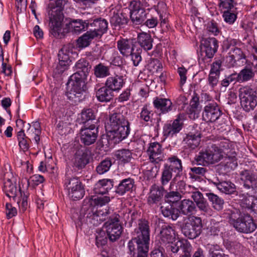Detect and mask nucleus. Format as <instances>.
<instances>
[{"label":"nucleus","mask_w":257,"mask_h":257,"mask_svg":"<svg viewBox=\"0 0 257 257\" xmlns=\"http://www.w3.org/2000/svg\"><path fill=\"white\" fill-rule=\"evenodd\" d=\"M91 68V65L84 59H81L76 63V72L70 77L67 84L66 95L69 100L77 102L83 99V94L86 90L84 80Z\"/></svg>","instance_id":"nucleus-1"},{"label":"nucleus","mask_w":257,"mask_h":257,"mask_svg":"<svg viewBox=\"0 0 257 257\" xmlns=\"http://www.w3.org/2000/svg\"><path fill=\"white\" fill-rule=\"evenodd\" d=\"M108 136L114 143H118L126 139L130 133V123L120 112H115L109 116Z\"/></svg>","instance_id":"nucleus-2"},{"label":"nucleus","mask_w":257,"mask_h":257,"mask_svg":"<svg viewBox=\"0 0 257 257\" xmlns=\"http://www.w3.org/2000/svg\"><path fill=\"white\" fill-rule=\"evenodd\" d=\"M229 221L238 231L248 233L253 232L256 228L252 218L248 215H241L236 209L230 210Z\"/></svg>","instance_id":"nucleus-3"},{"label":"nucleus","mask_w":257,"mask_h":257,"mask_svg":"<svg viewBox=\"0 0 257 257\" xmlns=\"http://www.w3.org/2000/svg\"><path fill=\"white\" fill-rule=\"evenodd\" d=\"M4 191L6 195L17 202L21 210L25 211L27 208L28 196L25 193H22L20 188L17 189L16 183H13L11 180L8 179L4 183Z\"/></svg>","instance_id":"nucleus-4"},{"label":"nucleus","mask_w":257,"mask_h":257,"mask_svg":"<svg viewBox=\"0 0 257 257\" xmlns=\"http://www.w3.org/2000/svg\"><path fill=\"white\" fill-rule=\"evenodd\" d=\"M239 97L243 109L249 112L253 110L257 105V92L249 86H245L239 88Z\"/></svg>","instance_id":"nucleus-5"},{"label":"nucleus","mask_w":257,"mask_h":257,"mask_svg":"<svg viewBox=\"0 0 257 257\" xmlns=\"http://www.w3.org/2000/svg\"><path fill=\"white\" fill-rule=\"evenodd\" d=\"M64 6V0H56L55 6L52 8L50 15V33L52 35H58V31H60V26L63 21V10Z\"/></svg>","instance_id":"nucleus-6"},{"label":"nucleus","mask_w":257,"mask_h":257,"mask_svg":"<svg viewBox=\"0 0 257 257\" xmlns=\"http://www.w3.org/2000/svg\"><path fill=\"white\" fill-rule=\"evenodd\" d=\"M202 227L201 218L200 217L192 216L183 224L182 231L186 237L193 239L201 234Z\"/></svg>","instance_id":"nucleus-7"},{"label":"nucleus","mask_w":257,"mask_h":257,"mask_svg":"<svg viewBox=\"0 0 257 257\" xmlns=\"http://www.w3.org/2000/svg\"><path fill=\"white\" fill-rule=\"evenodd\" d=\"M89 27V20H82L81 19H73L66 24L64 27L62 28V25L60 26V31H58V35H53L55 37H61L64 36L66 33H72L75 34H79L80 33L87 30Z\"/></svg>","instance_id":"nucleus-8"},{"label":"nucleus","mask_w":257,"mask_h":257,"mask_svg":"<svg viewBox=\"0 0 257 257\" xmlns=\"http://www.w3.org/2000/svg\"><path fill=\"white\" fill-rule=\"evenodd\" d=\"M119 217V214L114 213L109 216L104 224L108 237L112 242L117 240L122 233V227L120 224Z\"/></svg>","instance_id":"nucleus-9"},{"label":"nucleus","mask_w":257,"mask_h":257,"mask_svg":"<svg viewBox=\"0 0 257 257\" xmlns=\"http://www.w3.org/2000/svg\"><path fill=\"white\" fill-rule=\"evenodd\" d=\"M217 152V147L211 145L205 151L199 152L195 160L198 164L203 166L214 164L221 160V155Z\"/></svg>","instance_id":"nucleus-10"},{"label":"nucleus","mask_w":257,"mask_h":257,"mask_svg":"<svg viewBox=\"0 0 257 257\" xmlns=\"http://www.w3.org/2000/svg\"><path fill=\"white\" fill-rule=\"evenodd\" d=\"M65 185L68 190L70 198L73 200L81 199L85 194V191L82 183L78 178L66 179Z\"/></svg>","instance_id":"nucleus-11"},{"label":"nucleus","mask_w":257,"mask_h":257,"mask_svg":"<svg viewBox=\"0 0 257 257\" xmlns=\"http://www.w3.org/2000/svg\"><path fill=\"white\" fill-rule=\"evenodd\" d=\"M148 14L141 1H134L131 3L130 17L134 24L140 25L144 22L147 19Z\"/></svg>","instance_id":"nucleus-12"},{"label":"nucleus","mask_w":257,"mask_h":257,"mask_svg":"<svg viewBox=\"0 0 257 257\" xmlns=\"http://www.w3.org/2000/svg\"><path fill=\"white\" fill-rule=\"evenodd\" d=\"M222 112L217 103L214 101L206 103L202 112L203 120L214 122L222 115Z\"/></svg>","instance_id":"nucleus-13"},{"label":"nucleus","mask_w":257,"mask_h":257,"mask_svg":"<svg viewBox=\"0 0 257 257\" xmlns=\"http://www.w3.org/2000/svg\"><path fill=\"white\" fill-rule=\"evenodd\" d=\"M150 229L149 222L146 220H139L138 227L134 230V235L138 241L149 246Z\"/></svg>","instance_id":"nucleus-14"},{"label":"nucleus","mask_w":257,"mask_h":257,"mask_svg":"<svg viewBox=\"0 0 257 257\" xmlns=\"http://www.w3.org/2000/svg\"><path fill=\"white\" fill-rule=\"evenodd\" d=\"M98 127L95 124H91L88 126L85 125L80 130V140L82 143L86 146L93 144L98 136Z\"/></svg>","instance_id":"nucleus-15"},{"label":"nucleus","mask_w":257,"mask_h":257,"mask_svg":"<svg viewBox=\"0 0 257 257\" xmlns=\"http://www.w3.org/2000/svg\"><path fill=\"white\" fill-rule=\"evenodd\" d=\"M185 119V114H179L173 122L165 124L163 127L164 136L167 138H172L181 130Z\"/></svg>","instance_id":"nucleus-16"},{"label":"nucleus","mask_w":257,"mask_h":257,"mask_svg":"<svg viewBox=\"0 0 257 257\" xmlns=\"http://www.w3.org/2000/svg\"><path fill=\"white\" fill-rule=\"evenodd\" d=\"M108 213L107 209L104 211L95 210L94 208L88 209L86 216V222L93 226H98L106 219Z\"/></svg>","instance_id":"nucleus-17"},{"label":"nucleus","mask_w":257,"mask_h":257,"mask_svg":"<svg viewBox=\"0 0 257 257\" xmlns=\"http://www.w3.org/2000/svg\"><path fill=\"white\" fill-rule=\"evenodd\" d=\"M256 73H257V62L255 64L253 63H248L238 73H236L237 82L242 83L252 80Z\"/></svg>","instance_id":"nucleus-18"},{"label":"nucleus","mask_w":257,"mask_h":257,"mask_svg":"<svg viewBox=\"0 0 257 257\" xmlns=\"http://www.w3.org/2000/svg\"><path fill=\"white\" fill-rule=\"evenodd\" d=\"M147 153L149 156V159L152 163L158 164L163 160V149L159 143H150L147 150Z\"/></svg>","instance_id":"nucleus-19"},{"label":"nucleus","mask_w":257,"mask_h":257,"mask_svg":"<svg viewBox=\"0 0 257 257\" xmlns=\"http://www.w3.org/2000/svg\"><path fill=\"white\" fill-rule=\"evenodd\" d=\"M90 31L95 37H101L106 32L108 28L107 21L102 18H98L93 20L92 22L89 21Z\"/></svg>","instance_id":"nucleus-20"},{"label":"nucleus","mask_w":257,"mask_h":257,"mask_svg":"<svg viewBox=\"0 0 257 257\" xmlns=\"http://www.w3.org/2000/svg\"><path fill=\"white\" fill-rule=\"evenodd\" d=\"M135 43L132 39H121L117 41V47L122 55L128 57L135 51Z\"/></svg>","instance_id":"nucleus-21"},{"label":"nucleus","mask_w":257,"mask_h":257,"mask_svg":"<svg viewBox=\"0 0 257 257\" xmlns=\"http://www.w3.org/2000/svg\"><path fill=\"white\" fill-rule=\"evenodd\" d=\"M165 245L167 251H171L173 253H177L179 250H182L184 253L192 248L191 244L187 240L176 239Z\"/></svg>","instance_id":"nucleus-22"},{"label":"nucleus","mask_w":257,"mask_h":257,"mask_svg":"<svg viewBox=\"0 0 257 257\" xmlns=\"http://www.w3.org/2000/svg\"><path fill=\"white\" fill-rule=\"evenodd\" d=\"M164 192L163 187L156 185L152 186L147 199L148 203L151 206L159 203L162 199Z\"/></svg>","instance_id":"nucleus-23"},{"label":"nucleus","mask_w":257,"mask_h":257,"mask_svg":"<svg viewBox=\"0 0 257 257\" xmlns=\"http://www.w3.org/2000/svg\"><path fill=\"white\" fill-rule=\"evenodd\" d=\"M240 179L244 182V186L249 189H257V175L250 170H245L240 173Z\"/></svg>","instance_id":"nucleus-24"},{"label":"nucleus","mask_w":257,"mask_h":257,"mask_svg":"<svg viewBox=\"0 0 257 257\" xmlns=\"http://www.w3.org/2000/svg\"><path fill=\"white\" fill-rule=\"evenodd\" d=\"M135 181L131 178L124 179L120 181L115 187V193L122 196L128 192H132L135 189Z\"/></svg>","instance_id":"nucleus-25"},{"label":"nucleus","mask_w":257,"mask_h":257,"mask_svg":"<svg viewBox=\"0 0 257 257\" xmlns=\"http://www.w3.org/2000/svg\"><path fill=\"white\" fill-rule=\"evenodd\" d=\"M88 162L89 159L86 149L84 147L78 149L73 159L74 166L78 169H82L84 168Z\"/></svg>","instance_id":"nucleus-26"},{"label":"nucleus","mask_w":257,"mask_h":257,"mask_svg":"<svg viewBox=\"0 0 257 257\" xmlns=\"http://www.w3.org/2000/svg\"><path fill=\"white\" fill-rule=\"evenodd\" d=\"M113 187V180L110 179L99 180L95 184L94 192L98 195H104L108 193Z\"/></svg>","instance_id":"nucleus-27"},{"label":"nucleus","mask_w":257,"mask_h":257,"mask_svg":"<svg viewBox=\"0 0 257 257\" xmlns=\"http://www.w3.org/2000/svg\"><path fill=\"white\" fill-rule=\"evenodd\" d=\"M177 209L178 212L184 215L191 216L196 211V208L193 201L185 199L180 202Z\"/></svg>","instance_id":"nucleus-28"},{"label":"nucleus","mask_w":257,"mask_h":257,"mask_svg":"<svg viewBox=\"0 0 257 257\" xmlns=\"http://www.w3.org/2000/svg\"><path fill=\"white\" fill-rule=\"evenodd\" d=\"M124 84L123 77L115 75L108 77L105 82V85L113 91L119 90Z\"/></svg>","instance_id":"nucleus-29"},{"label":"nucleus","mask_w":257,"mask_h":257,"mask_svg":"<svg viewBox=\"0 0 257 257\" xmlns=\"http://www.w3.org/2000/svg\"><path fill=\"white\" fill-rule=\"evenodd\" d=\"M153 104L160 110V113H166L172 110V103L169 99L156 97L153 101Z\"/></svg>","instance_id":"nucleus-30"},{"label":"nucleus","mask_w":257,"mask_h":257,"mask_svg":"<svg viewBox=\"0 0 257 257\" xmlns=\"http://www.w3.org/2000/svg\"><path fill=\"white\" fill-rule=\"evenodd\" d=\"M212 183L220 191L226 194H231L236 192L235 185L231 182H220L216 179V181H212Z\"/></svg>","instance_id":"nucleus-31"},{"label":"nucleus","mask_w":257,"mask_h":257,"mask_svg":"<svg viewBox=\"0 0 257 257\" xmlns=\"http://www.w3.org/2000/svg\"><path fill=\"white\" fill-rule=\"evenodd\" d=\"M137 41L140 47L145 51L152 49L153 39L151 35L146 32H142L138 35Z\"/></svg>","instance_id":"nucleus-32"},{"label":"nucleus","mask_w":257,"mask_h":257,"mask_svg":"<svg viewBox=\"0 0 257 257\" xmlns=\"http://www.w3.org/2000/svg\"><path fill=\"white\" fill-rule=\"evenodd\" d=\"M81 122L87 126L91 124H96L97 120L94 110L92 108L83 109L81 113Z\"/></svg>","instance_id":"nucleus-33"},{"label":"nucleus","mask_w":257,"mask_h":257,"mask_svg":"<svg viewBox=\"0 0 257 257\" xmlns=\"http://www.w3.org/2000/svg\"><path fill=\"white\" fill-rule=\"evenodd\" d=\"M168 161L169 164H165V165L169 167L171 171L176 173V176L180 175L183 171V166L181 160L176 156L172 155L168 157Z\"/></svg>","instance_id":"nucleus-34"},{"label":"nucleus","mask_w":257,"mask_h":257,"mask_svg":"<svg viewBox=\"0 0 257 257\" xmlns=\"http://www.w3.org/2000/svg\"><path fill=\"white\" fill-rule=\"evenodd\" d=\"M161 241L165 244L176 239L175 231L169 225H163L160 231Z\"/></svg>","instance_id":"nucleus-35"},{"label":"nucleus","mask_w":257,"mask_h":257,"mask_svg":"<svg viewBox=\"0 0 257 257\" xmlns=\"http://www.w3.org/2000/svg\"><path fill=\"white\" fill-rule=\"evenodd\" d=\"M96 96L100 102H108L113 98V91L105 85L96 91Z\"/></svg>","instance_id":"nucleus-36"},{"label":"nucleus","mask_w":257,"mask_h":257,"mask_svg":"<svg viewBox=\"0 0 257 257\" xmlns=\"http://www.w3.org/2000/svg\"><path fill=\"white\" fill-rule=\"evenodd\" d=\"M70 51L69 48L67 46L63 47L58 53L59 60V66L62 67L63 69L61 71H64L70 62Z\"/></svg>","instance_id":"nucleus-37"},{"label":"nucleus","mask_w":257,"mask_h":257,"mask_svg":"<svg viewBox=\"0 0 257 257\" xmlns=\"http://www.w3.org/2000/svg\"><path fill=\"white\" fill-rule=\"evenodd\" d=\"M114 156L116 160L123 164L130 162L132 158V153L128 149L118 150L115 152Z\"/></svg>","instance_id":"nucleus-38"},{"label":"nucleus","mask_w":257,"mask_h":257,"mask_svg":"<svg viewBox=\"0 0 257 257\" xmlns=\"http://www.w3.org/2000/svg\"><path fill=\"white\" fill-rule=\"evenodd\" d=\"M200 134H190L187 135L184 141L186 144V147L191 149H194L199 146L200 142Z\"/></svg>","instance_id":"nucleus-39"},{"label":"nucleus","mask_w":257,"mask_h":257,"mask_svg":"<svg viewBox=\"0 0 257 257\" xmlns=\"http://www.w3.org/2000/svg\"><path fill=\"white\" fill-rule=\"evenodd\" d=\"M136 244H137V252L140 250L144 249V247L147 245L144 244L141 241H138V239L134 236L131 240H130L127 244V247L129 251L128 253L131 255V257H134L136 254Z\"/></svg>","instance_id":"nucleus-40"},{"label":"nucleus","mask_w":257,"mask_h":257,"mask_svg":"<svg viewBox=\"0 0 257 257\" xmlns=\"http://www.w3.org/2000/svg\"><path fill=\"white\" fill-rule=\"evenodd\" d=\"M236 154L235 151L230 150L224 155L225 166L231 169H233L237 166Z\"/></svg>","instance_id":"nucleus-41"},{"label":"nucleus","mask_w":257,"mask_h":257,"mask_svg":"<svg viewBox=\"0 0 257 257\" xmlns=\"http://www.w3.org/2000/svg\"><path fill=\"white\" fill-rule=\"evenodd\" d=\"M17 139L19 142V145L21 150L24 151H27L30 147L31 139L27 137L24 133V131L21 129L17 133Z\"/></svg>","instance_id":"nucleus-42"},{"label":"nucleus","mask_w":257,"mask_h":257,"mask_svg":"<svg viewBox=\"0 0 257 257\" xmlns=\"http://www.w3.org/2000/svg\"><path fill=\"white\" fill-rule=\"evenodd\" d=\"M28 135L30 137H34L35 143L37 145L39 144L40 141V135L41 133L39 123L37 121L33 122V126L34 127V130L33 128L31 129V125L30 123L28 124Z\"/></svg>","instance_id":"nucleus-43"},{"label":"nucleus","mask_w":257,"mask_h":257,"mask_svg":"<svg viewBox=\"0 0 257 257\" xmlns=\"http://www.w3.org/2000/svg\"><path fill=\"white\" fill-rule=\"evenodd\" d=\"M94 74L97 78L106 77L110 75V68L100 63L94 67Z\"/></svg>","instance_id":"nucleus-44"},{"label":"nucleus","mask_w":257,"mask_h":257,"mask_svg":"<svg viewBox=\"0 0 257 257\" xmlns=\"http://www.w3.org/2000/svg\"><path fill=\"white\" fill-rule=\"evenodd\" d=\"M215 146L218 151V153L221 155V159L223 158L224 155L226 154L230 149L231 145L228 140L225 139H221L217 143L212 144Z\"/></svg>","instance_id":"nucleus-45"},{"label":"nucleus","mask_w":257,"mask_h":257,"mask_svg":"<svg viewBox=\"0 0 257 257\" xmlns=\"http://www.w3.org/2000/svg\"><path fill=\"white\" fill-rule=\"evenodd\" d=\"M161 210L165 217L171 218L173 220H176L179 217L178 210L173 207L172 205L161 206Z\"/></svg>","instance_id":"nucleus-46"},{"label":"nucleus","mask_w":257,"mask_h":257,"mask_svg":"<svg viewBox=\"0 0 257 257\" xmlns=\"http://www.w3.org/2000/svg\"><path fill=\"white\" fill-rule=\"evenodd\" d=\"M209 200L211 202L212 207L216 210L220 211L223 209L224 200L213 193H207Z\"/></svg>","instance_id":"nucleus-47"},{"label":"nucleus","mask_w":257,"mask_h":257,"mask_svg":"<svg viewBox=\"0 0 257 257\" xmlns=\"http://www.w3.org/2000/svg\"><path fill=\"white\" fill-rule=\"evenodd\" d=\"M237 195L239 197L241 205L244 208L251 210L252 202L254 199V196L249 195L248 193H242L237 192Z\"/></svg>","instance_id":"nucleus-48"},{"label":"nucleus","mask_w":257,"mask_h":257,"mask_svg":"<svg viewBox=\"0 0 257 257\" xmlns=\"http://www.w3.org/2000/svg\"><path fill=\"white\" fill-rule=\"evenodd\" d=\"M96 38L90 31H87L77 40V45L79 48H85L88 46L90 42Z\"/></svg>","instance_id":"nucleus-49"},{"label":"nucleus","mask_w":257,"mask_h":257,"mask_svg":"<svg viewBox=\"0 0 257 257\" xmlns=\"http://www.w3.org/2000/svg\"><path fill=\"white\" fill-rule=\"evenodd\" d=\"M110 22L115 27L121 26L127 23V18L122 14H114L111 17Z\"/></svg>","instance_id":"nucleus-50"},{"label":"nucleus","mask_w":257,"mask_h":257,"mask_svg":"<svg viewBox=\"0 0 257 257\" xmlns=\"http://www.w3.org/2000/svg\"><path fill=\"white\" fill-rule=\"evenodd\" d=\"M91 200V204L97 207L104 206L108 203L110 200L109 196L106 195L104 196L103 195L93 196H92Z\"/></svg>","instance_id":"nucleus-51"},{"label":"nucleus","mask_w":257,"mask_h":257,"mask_svg":"<svg viewBox=\"0 0 257 257\" xmlns=\"http://www.w3.org/2000/svg\"><path fill=\"white\" fill-rule=\"evenodd\" d=\"M111 165L110 160L106 159L98 164L96 168V171L97 174L102 175L109 171Z\"/></svg>","instance_id":"nucleus-52"},{"label":"nucleus","mask_w":257,"mask_h":257,"mask_svg":"<svg viewBox=\"0 0 257 257\" xmlns=\"http://www.w3.org/2000/svg\"><path fill=\"white\" fill-rule=\"evenodd\" d=\"M107 234L104 230L98 229L95 236L96 244L98 247L105 245L107 241Z\"/></svg>","instance_id":"nucleus-53"},{"label":"nucleus","mask_w":257,"mask_h":257,"mask_svg":"<svg viewBox=\"0 0 257 257\" xmlns=\"http://www.w3.org/2000/svg\"><path fill=\"white\" fill-rule=\"evenodd\" d=\"M232 54H230L228 57L231 60V65H233L237 60H240L242 58H244L245 56L242 51L240 48H233L231 49Z\"/></svg>","instance_id":"nucleus-54"},{"label":"nucleus","mask_w":257,"mask_h":257,"mask_svg":"<svg viewBox=\"0 0 257 257\" xmlns=\"http://www.w3.org/2000/svg\"><path fill=\"white\" fill-rule=\"evenodd\" d=\"M222 17L224 21L229 24H233L237 19V9L232 11H227L222 12Z\"/></svg>","instance_id":"nucleus-55"},{"label":"nucleus","mask_w":257,"mask_h":257,"mask_svg":"<svg viewBox=\"0 0 257 257\" xmlns=\"http://www.w3.org/2000/svg\"><path fill=\"white\" fill-rule=\"evenodd\" d=\"M219 7L222 12L237 9L235 7L233 0H219Z\"/></svg>","instance_id":"nucleus-56"},{"label":"nucleus","mask_w":257,"mask_h":257,"mask_svg":"<svg viewBox=\"0 0 257 257\" xmlns=\"http://www.w3.org/2000/svg\"><path fill=\"white\" fill-rule=\"evenodd\" d=\"M165 198L166 202L174 204L178 202L181 199L182 196L179 192L172 191L167 193Z\"/></svg>","instance_id":"nucleus-57"},{"label":"nucleus","mask_w":257,"mask_h":257,"mask_svg":"<svg viewBox=\"0 0 257 257\" xmlns=\"http://www.w3.org/2000/svg\"><path fill=\"white\" fill-rule=\"evenodd\" d=\"M173 172V171H171L169 167L164 165L161 176V183L163 186L167 184L171 180Z\"/></svg>","instance_id":"nucleus-58"},{"label":"nucleus","mask_w":257,"mask_h":257,"mask_svg":"<svg viewBox=\"0 0 257 257\" xmlns=\"http://www.w3.org/2000/svg\"><path fill=\"white\" fill-rule=\"evenodd\" d=\"M148 68L152 73L159 72L163 68L162 64L161 61L155 58H151L148 64Z\"/></svg>","instance_id":"nucleus-59"},{"label":"nucleus","mask_w":257,"mask_h":257,"mask_svg":"<svg viewBox=\"0 0 257 257\" xmlns=\"http://www.w3.org/2000/svg\"><path fill=\"white\" fill-rule=\"evenodd\" d=\"M200 47H204L207 48H213L218 49V42L215 38H203L202 40Z\"/></svg>","instance_id":"nucleus-60"},{"label":"nucleus","mask_w":257,"mask_h":257,"mask_svg":"<svg viewBox=\"0 0 257 257\" xmlns=\"http://www.w3.org/2000/svg\"><path fill=\"white\" fill-rule=\"evenodd\" d=\"M153 114L152 113V111L150 110L149 106L147 104H145L142 108V110L140 113V117L145 121L148 122L151 120Z\"/></svg>","instance_id":"nucleus-61"},{"label":"nucleus","mask_w":257,"mask_h":257,"mask_svg":"<svg viewBox=\"0 0 257 257\" xmlns=\"http://www.w3.org/2000/svg\"><path fill=\"white\" fill-rule=\"evenodd\" d=\"M237 79L236 73H233L226 76L225 78L222 80L220 82V85L222 87L226 89L231 83L237 82Z\"/></svg>","instance_id":"nucleus-62"},{"label":"nucleus","mask_w":257,"mask_h":257,"mask_svg":"<svg viewBox=\"0 0 257 257\" xmlns=\"http://www.w3.org/2000/svg\"><path fill=\"white\" fill-rule=\"evenodd\" d=\"M178 185L180 189H183V190H181V192L184 194H190L191 195L193 193L198 191L196 188L190 185H186L183 181L178 182Z\"/></svg>","instance_id":"nucleus-63"},{"label":"nucleus","mask_w":257,"mask_h":257,"mask_svg":"<svg viewBox=\"0 0 257 257\" xmlns=\"http://www.w3.org/2000/svg\"><path fill=\"white\" fill-rule=\"evenodd\" d=\"M191 173H189L191 178L196 179L197 175L204 176L206 169L201 167H194L190 168Z\"/></svg>","instance_id":"nucleus-64"}]
</instances>
